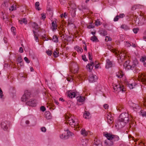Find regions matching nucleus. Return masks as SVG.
I'll return each instance as SVG.
<instances>
[{
    "instance_id": "1",
    "label": "nucleus",
    "mask_w": 146,
    "mask_h": 146,
    "mask_svg": "<svg viewBox=\"0 0 146 146\" xmlns=\"http://www.w3.org/2000/svg\"><path fill=\"white\" fill-rule=\"evenodd\" d=\"M103 135L107 138L104 143L106 146H112L113 145L115 142L119 140V137L116 135H112L107 132H104Z\"/></svg>"
},
{
    "instance_id": "2",
    "label": "nucleus",
    "mask_w": 146,
    "mask_h": 146,
    "mask_svg": "<svg viewBox=\"0 0 146 146\" xmlns=\"http://www.w3.org/2000/svg\"><path fill=\"white\" fill-rule=\"evenodd\" d=\"M128 116V114L126 113H122L120 115L116 123L119 128L123 127L126 123L129 121Z\"/></svg>"
},
{
    "instance_id": "3",
    "label": "nucleus",
    "mask_w": 146,
    "mask_h": 146,
    "mask_svg": "<svg viewBox=\"0 0 146 146\" xmlns=\"http://www.w3.org/2000/svg\"><path fill=\"white\" fill-rule=\"evenodd\" d=\"M136 66L137 65L135 62H133V64H131L129 60L126 61L123 65V67L125 68L128 70L130 69L133 70V72H137Z\"/></svg>"
},
{
    "instance_id": "4",
    "label": "nucleus",
    "mask_w": 146,
    "mask_h": 146,
    "mask_svg": "<svg viewBox=\"0 0 146 146\" xmlns=\"http://www.w3.org/2000/svg\"><path fill=\"white\" fill-rule=\"evenodd\" d=\"M31 97V93L30 91L28 90H26L21 97V101L23 102H25L29 100Z\"/></svg>"
},
{
    "instance_id": "5",
    "label": "nucleus",
    "mask_w": 146,
    "mask_h": 146,
    "mask_svg": "<svg viewBox=\"0 0 146 146\" xmlns=\"http://www.w3.org/2000/svg\"><path fill=\"white\" fill-rule=\"evenodd\" d=\"M67 119V122L72 127H76L78 126V124L77 121L76 122L72 117H69L67 116L66 117Z\"/></svg>"
},
{
    "instance_id": "6",
    "label": "nucleus",
    "mask_w": 146,
    "mask_h": 146,
    "mask_svg": "<svg viewBox=\"0 0 146 146\" xmlns=\"http://www.w3.org/2000/svg\"><path fill=\"white\" fill-rule=\"evenodd\" d=\"M136 23L139 24L140 25L146 24V19L144 17L140 15L139 17H137L135 20Z\"/></svg>"
},
{
    "instance_id": "7",
    "label": "nucleus",
    "mask_w": 146,
    "mask_h": 146,
    "mask_svg": "<svg viewBox=\"0 0 146 146\" xmlns=\"http://www.w3.org/2000/svg\"><path fill=\"white\" fill-rule=\"evenodd\" d=\"M113 88L114 90V92H124V88L122 87L120 85L114 84H113Z\"/></svg>"
},
{
    "instance_id": "8",
    "label": "nucleus",
    "mask_w": 146,
    "mask_h": 146,
    "mask_svg": "<svg viewBox=\"0 0 146 146\" xmlns=\"http://www.w3.org/2000/svg\"><path fill=\"white\" fill-rule=\"evenodd\" d=\"M10 123L9 121H6L2 122L1 124V127L4 130H6L8 127H10Z\"/></svg>"
},
{
    "instance_id": "9",
    "label": "nucleus",
    "mask_w": 146,
    "mask_h": 146,
    "mask_svg": "<svg viewBox=\"0 0 146 146\" xmlns=\"http://www.w3.org/2000/svg\"><path fill=\"white\" fill-rule=\"evenodd\" d=\"M129 104L130 106L132 107L133 110L135 111H137V109H140V107H139V105L138 104H135L131 102H130L129 103Z\"/></svg>"
},
{
    "instance_id": "10",
    "label": "nucleus",
    "mask_w": 146,
    "mask_h": 146,
    "mask_svg": "<svg viewBox=\"0 0 146 146\" xmlns=\"http://www.w3.org/2000/svg\"><path fill=\"white\" fill-rule=\"evenodd\" d=\"M26 104L27 105L32 107H34L36 105V100L33 99L30 100L29 101L27 102Z\"/></svg>"
},
{
    "instance_id": "11",
    "label": "nucleus",
    "mask_w": 146,
    "mask_h": 146,
    "mask_svg": "<svg viewBox=\"0 0 146 146\" xmlns=\"http://www.w3.org/2000/svg\"><path fill=\"white\" fill-rule=\"evenodd\" d=\"M97 79V77L96 75L92 74L89 77V80L91 82H95Z\"/></svg>"
},
{
    "instance_id": "12",
    "label": "nucleus",
    "mask_w": 146,
    "mask_h": 146,
    "mask_svg": "<svg viewBox=\"0 0 146 146\" xmlns=\"http://www.w3.org/2000/svg\"><path fill=\"white\" fill-rule=\"evenodd\" d=\"M106 117L108 122L109 124H111L113 122V117L111 114L110 113H109L107 115Z\"/></svg>"
},
{
    "instance_id": "13",
    "label": "nucleus",
    "mask_w": 146,
    "mask_h": 146,
    "mask_svg": "<svg viewBox=\"0 0 146 146\" xmlns=\"http://www.w3.org/2000/svg\"><path fill=\"white\" fill-rule=\"evenodd\" d=\"M106 68H109L112 66V62L111 61H110L109 59H107L106 60Z\"/></svg>"
},
{
    "instance_id": "14",
    "label": "nucleus",
    "mask_w": 146,
    "mask_h": 146,
    "mask_svg": "<svg viewBox=\"0 0 146 146\" xmlns=\"http://www.w3.org/2000/svg\"><path fill=\"white\" fill-rule=\"evenodd\" d=\"M92 146H102V143L100 140L95 139L94 143Z\"/></svg>"
},
{
    "instance_id": "15",
    "label": "nucleus",
    "mask_w": 146,
    "mask_h": 146,
    "mask_svg": "<svg viewBox=\"0 0 146 146\" xmlns=\"http://www.w3.org/2000/svg\"><path fill=\"white\" fill-rule=\"evenodd\" d=\"M68 95L70 98H72L75 97L76 94L75 92L70 90L68 92Z\"/></svg>"
},
{
    "instance_id": "16",
    "label": "nucleus",
    "mask_w": 146,
    "mask_h": 146,
    "mask_svg": "<svg viewBox=\"0 0 146 146\" xmlns=\"http://www.w3.org/2000/svg\"><path fill=\"white\" fill-rule=\"evenodd\" d=\"M70 7L71 8L72 10H75L76 9V5L73 2H70L69 3Z\"/></svg>"
},
{
    "instance_id": "17",
    "label": "nucleus",
    "mask_w": 146,
    "mask_h": 146,
    "mask_svg": "<svg viewBox=\"0 0 146 146\" xmlns=\"http://www.w3.org/2000/svg\"><path fill=\"white\" fill-rule=\"evenodd\" d=\"M44 115L46 118L47 119H50L51 118V114L49 111H46Z\"/></svg>"
},
{
    "instance_id": "18",
    "label": "nucleus",
    "mask_w": 146,
    "mask_h": 146,
    "mask_svg": "<svg viewBox=\"0 0 146 146\" xmlns=\"http://www.w3.org/2000/svg\"><path fill=\"white\" fill-rule=\"evenodd\" d=\"M100 34L104 36H106L107 35V31L105 29H101L100 31Z\"/></svg>"
},
{
    "instance_id": "19",
    "label": "nucleus",
    "mask_w": 146,
    "mask_h": 146,
    "mask_svg": "<svg viewBox=\"0 0 146 146\" xmlns=\"http://www.w3.org/2000/svg\"><path fill=\"white\" fill-rule=\"evenodd\" d=\"M141 81L144 84H146V75L142 74L141 77Z\"/></svg>"
},
{
    "instance_id": "20",
    "label": "nucleus",
    "mask_w": 146,
    "mask_h": 146,
    "mask_svg": "<svg viewBox=\"0 0 146 146\" xmlns=\"http://www.w3.org/2000/svg\"><path fill=\"white\" fill-rule=\"evenodd\" d=\"M88 143L87 140L85 138L82 139L81 140V144L83 146H86Z\"/></svg>"
},
{
    "instance_id": "21",
    "label": "nucleus",
    "mask_w": 146,
    "mask_h": 146,
    "mask_svg": "<svg viewBox=\"0 0 146 146\" xmlns=\"http://www.w3.org/2000/svg\"><path fill=\"white\" fill-rule=\"evenodd\" d=\"M88 131H86L84 128H83L81 131V134L84 136H86L88 134Z\"/></svg>"
},
{
    "instance_id": "22",
    "label": "nucleus",
    "mask_w": 146,
    "mask_h": 146,
    "mask_svg": "<svg viewBox=\"0 0 146 146\" xmlns=\"http://www.w3.org/2000/svg\"><path fill=\"white\" fill-rule=\"evenodd\" d=\"M78 101L80 102H82L84 101L85 98L83 96H80L77 98Z\"/></svg>"
},
{
    "instance_id": "23",
    "label": "nucleus",
    "mask_w": 146,
    "mask_h": 146,
    "mask_svg": "<svg viewBox=\"0 0 146 146\" xmlns=\"http://www.w3.org/2000/svg\"><path fill=\"white\" fill-rule=\"evenodd\" d=\"M52 30L53 31H54V30L57 29V24L56 21H53L52 22Z\"/></svg>"
},
{
    "instance_id": "24",
    "label": "nucleus",
    "mask_w": 146,
    "mask_h": 146,
    "mask_svg": "<svg viewBox=\"0 0 146 146\" xmlns=\"http://www.w3.org/2000/svg\"><path fill=\"white\" fill-rule=\"evenodd\" d=\"M124 75V74L123 73L122 71H120L119 72L116 73V76L118 78H121Z\"/></svg>"
},
{
    "instance_id": "25",
    "label": "nucleus",
    "mask_w": 146,
    "mask_h": 146,
    "mask_svg": "<svg viewBox=\"0 0 146 146\" xmlns=\"http://www.w3.org/2000/svg\"><path fill=\"white\" fill-rule=\"evenodd\" d=\"M20 23L21 24L24 23L25 24H26L27 23V21L26 18H23L21 20L19 21Z\"/></svg>"
},
{
    "instance_id": "26",
    "label": "nucleus",
    "mask_w": 146,
    "mask_h": 146,
    "mask_svg": "<svg viewBox=\"0 0 146 146\" xmlns=\"http://www.w3.org/2000/svg\"><path fill=\"white\" fill-rule=\"evenodd\" d=\"M66 131L67 132V135H66V136H67L68 139L70 136H72L74 135L73 133L71 132L68 130H67Z\"/></svg>"
},
{
    "instance_id": "27",
    "label": "nucleus",
    "mask_w": 146,
    "mask_h": 146,
    "mask_svg": "<svg viewBox=\"0 0 146 146\" xmlns=\"http://www.w3.org/2000/svg\"><path fill=\"white\" fill-rule=\"evenodd\" d=\"M52 40L54 42H58V38L57 36L55 35L53 36Z\"/></svg>"
},
{
    "instance_id": "28",
    "label": "nucleus",
    "mask_w": 146,
    "mask_h": 146,
    "mask_svg": "<svg viewBox=\"0 0 146 146\" xmlns=\"http://www.w3.org/2000/svg\"><path fill=\"white\" fill-rule=\"evenodd\" d=\"M121 28L125 30H127L129 29V27L125 24H123L121 25Z\"/></svg>"
},
{
    "instance_id": "29",
    "label": "nucleus",
    "mask_w": 146,
    "mask_h": 146,
    "mask_svg": "<svg viewBox=\"0 0 146 146\" xmlns=\"http://www.w3.org/2000/svg\"><path fill=\"white\" fill-rule=\"evenodd\" d=\"M75 48L78 52L81 53L83 52V50L81 48L79 47L78 46H76L75 47Z\"/></svg>"
},
{
    "instance_id": "30",
    "label": "nucleus",
    "mask_w": 146,
    "mask_h": 146,
    "mask_svg": "<svg viewBox=\"0 0 146 146\" xmlns=\"http://www.w3.org/2000/svg\"><path fill=\"white\" fill-rule=\"evenodd\" d=\"M90 113L89 112L85 111L84 114V117L85 118H89V116L90 115Z\"/></svg>"
},
{
    "instance_id": "31",
    "label": "nucleus",
    "mask_w": 146,
    "mask_h": 146,
    "mask_svg": "<svg viewBox=\"0 0 146 146\" xmlns=\"http://www.w3.org/2000/svg\"><path fill=\"white\" fill-rule=\"evenodd\" d=\"M9 0H5L4 4H2L3 6L7 7L8 5L10 4V3L8 2Z\"/></svg>"
},
{
    "instance_id": "32",
    "label": "nucleus",
    "mask_w": 146,
    "mask_h": 146,
    "mask_svg": "<svg viewBox=\"0 0 146 146\" xmlns=\"http://www.w3.org/2000/svg\"><path fill=\"white\" fill-rule=\"evenodd\" d=\"M22 61L23 60L21 56H18L17 57V61L20 64V65L21 66H22L21 64L22 62Z\"/></svg>"
},
{
    "instance_id": "33",
    "label": "nucleus",
    "mask_w": 146,
    "mask_h": 146,
    "mask_svg": "<svg viewBox=\"0 0 146 146\" xmlns=\"http://www.w3.org/2000/svg\"><path fill=\"white\" fill-rule=\"evenodd\" d=\"M33 27L36 30L38 29L39 28V27L38 25L36 23H34L33 24Z\"/></svg>"
},
{
    "instance_id": "34",
    "label": "nucleus",
    "mask_w": 146,
    "mask_h": 146,
    "mask_svg": "<svg viewBox=\"0 0 146 146\" xmlns=\"http://www.w3.org/2000/svg\"><path fill=\"white\" fill-rule=\"evenodd\" d=\"M53 56L55 58H56L59 56V52H57L55 50L53 53Z\"/></svg>"
},
{
    "instance_id": "35",
    "label": "nucleus",
    "mask_w": 146,
    "mask_h": 146,
    "mask_svg": "<svg viewBox=\"0 0 146 146\" xmlns=\"http://www.w3.org/2000/svg\"><path fill=\"white\" fill-rule=\"evenodd\" d=\"M39 3L38 2H37L35 4V7L36 9L38 10H40V8L39 7Z\"/></svg>"
},
{
    "instance_id": "36",
    "label": "nucleus",
    "mask_w": 146,
    "mask_h": 146,
    "mask_svg": "<svg viewBox=\"0 0 146 146\" xmlns=\"http://www.w3.org/2000/svg\"><path fill=\"white\" fill-rule=\"evenodd\" d=\"M60 137L63 139H68L67 136H66V135L64 134H62L60 135Z\"/></svg>"
},
{
    "instance_id": "37",
    "label": "nucleus",
    "mask_w": 146,
    "mask_h": 146,
    "mask_svg": "<svg viewBox=\"0 0 146 146\" xmlns=\"http://www.w3.org/2000/svg\"><path fill=\"white\" fill-rule=\"evenodd\" d=\"M95 23L96 26H98L101 25L100 22L98 19L96 20Z\"/></svg>"
},
{
    "instance_id": "38",
    "label": "nucleus",
    "mask_w": 146,
    "mask_h": 146,
    "mask_svg": "<svg viewBox=\"0 0 146 146\" xmlns=\"http://www.w3.org/2000/svg\"><path fill=\"white\" fill-rule=\"evenodd\" d=\"M86 67L87 69H89V71H90L93 68L92 67V66H91L90 65V63L88 64L86 66Z\"/></svg>"
},
{
    "instance_id": "39",
    "label": "nucleus",
    "mask_w": 146,
    "mask_h": 146,
    "mask_svg": "<svg viewBox=\"0 0 146 146\" xmlns=\"http://www.w3.org/2000/svg\"><path fill=\"white\" fill-rule=\"evenodd\" d=\"M91 40L93 41H96L97 40H98V39L95 36H93L91 37Z\"/></svg>"
},
{
    "instance_id": "40",
    "label": "nucleus",
    "mask_w": 146,
    "mask_h": 146,
    "mask_svg": "<svg viewBox=\"0 0 146 146\" xmlns=\"http://www.w3.org/2000/svg\"><path fill=\"white\" fill-rule=\"evenodd\" d=\"M16 9V7L15 5H12L9 9V10L11 11H12L14 10H15Z\"/></svg>"
},
{
    "instance_id": "41",
    "label": "nucleus",
    "mask_w": 146,
    "mask_h": 146,
    "mask_svg": "<svg viewBox=\"0 0 146 146\" xmlns=\"http://www.w3.org/2000/svg\"><path fill=\"white\" fill-rule=\"evenodd\" d=\"M105 40L106 42L111 41V39L110 37L107 36L106 37Z\"/></svg>"
},
{
    "instance_id": "42",
    "label": "nucleus",
    "mask_w": 146,
    "mask_h": 146,
    "mask_svg": "<svg viewBox=\"0 0 146 146\" xmlns=\"http://www.w3.org/2000/svg\"><path fill=\"white\" fill-rule=\"evenodd\" d=\"M146 60V56H142L140 59V61L143 62H145V61Z\"/></svg>"
},
{
    "instance_id": "43",
    "label": "nucleus",
    "mask_w": 146,
    "mask_h": 146,
    "mask_svg": "<svg viewBox=\"0 0 146 146\" xmlns=\"http://www.w3.org/2000/svg\"><path fill=\"white\" fill-rule=\"evenodd\" d=\"M127 86L129 87L130 89H132L133 88V85L132 84H130L127 83Z\"/></svg>"
},
{
    "instance_id": "44",
    "label": "nucleus",
    "mask_w": 146,
    "mask_h": 146,
    "mask_svg": "<svg viewBox=\"0 0 146 146\" xmlns=\"http://www.w3.org/2000/svg\"><path fill=\"white\" fill-rule=\"evenodd\" d=\"M15 28L14 27H12L11 28V31L12 32H13L14 35H15L16 34V33L15 32Z\"/></svg>"
},
{
    "instance_id": "45",
    "label": "nucleus",
    "mask_w": 146,
    "mask_h": 146,
    "mask_svg": "<svg viewBox=\"0 0 146 146\" xmlns=\"http://www.w3.org/2000/svg\"><path fill=\"white\" fill-rule=\"evenodd\" d=\"M34 36L36 41L37 42H39V39L38 38V35H35Z\"/></svg>"
},
{
    "instance_id": "46",
    "label": "nucleus",
    "mask_w": 146,
    "mask_h": 146,
    "mask_svg": "<svg viewBox=\"0 0 146 146\" xmlns=\"http://www.w3.org/2000/svg\"><path fill=\"white\" fill-rule=\"evenodd\" d=\"M138 8V6L137 5H134L131 8L132 10L134 11L136 9Z\"/></svg>"
},
{
    "instance_id": "47",
    "label": "nucleus",
    "mask_w": 146,
    "mask_h": 146,
    "mask_svg": "<svg viewBox=\"0 0 146 146\" xmlns=\"http://www.w3.org/2000/svg\"><path fill=\"white\" fill-rule=\"evenodd\" d=\"M41 19H44L45 18L46 16V15H45V13H43L42 14H41Z\"/></svg>"
},
{
    "instance_id": "48",
    "label": "nucleus",
    "mask_w": 146,
    "mask_h": 146,
    "mask_svg": "<svg viewBox=\"0 0 146 146\" xmlns=\"http://www.w3.org/2000/svg\"><path fill=\"white\" fill-rule=\"evenodd\" d=\"M42 38L44 40H48V39L46 37V35H42L41 36Z\"/></svg>"
},
{
    "instance_id": "49",
    "label": "nucleus",
    "mask_w": 146,
    "mask_h": 146,
    "mask_svg": "<svg viewBox=\"0 0 146 146\" xmlns=\"http://www.w3.org/2000/svg\"><path fill=\"white\" fill-rule=\"evenodd\" d=\"M139 30V29L138 28H134L133 29V32L135 33H137Z\"/></svg>"
},
{
    "instance_id": "50",
    "label": "nucleus",
    "mask_w": 146,
    "mask_h": 146,
    "mask_svg": "<svg viewBox=\"0 0 146 146\" xmlns=\"http://www.w3.org/2000/svg\"><path fill=\"white\" fill-rule=\"evenodd\" d=\"M76 10H72V12L71 13V15L72 17H74L75 16L76 14Z\"/></svg>"
},
{
    "instance_id": "51",
    "label": "nucleus",
    "mask_w": 146,
    "mask_h": 146,
    "mask_svg": "<svg viewBox=\"0 0 146 146\" xmlns=\"http://www.w3.org/2000/svg\"><path fill=\"white\" fill-rule=\"evenodd\" d=\"M3 96V92L0 88V98H2Z\"/></svg>"
},
{
    "instance_id": "52",
    "label": "nucleus",
    "mask_w": 146,
    "mask_h": 146,
    "mask_svg": "<svg viewBox=\"0 0 146 146\" xmlns=\"http://www.w3.org/2000/svg\"><path fill=\"white\" fill-rule=\"evenodd\" d=\"M74 22V19H72L71 20L69 19L68 22V23L69 24H73Z\"/></svg>"
},
{
    "instance_id": "53",
    "label": "nucleus",
    "mask_w": 146,
    "mask_h": 146,
    "mask_svg": "<svg viewBox=\"0 0 146 146\" xmlns=\"http://www.w3.org/2000/svg\"><path fill=\"white\" fill-rule=\"evenodd\" d=\"M87 28L88 29L94 28V26L92 25V23H91L90 25H88L87 27Z\"/></svg>"
},
{
    "instance_id": "54",
    "label": "nucleus",
    "mask_w": 146,
    "mask_h": 146,
    "mask_svg": "<svg viewBox=\"0 0 146 146\" xmlns=\"http://www.w3.org/2000/svg\"><path fill=\"white\" fill-rule=\"evenodd\" d=\"M46 53L48 55L50 56H51L52 54V51L49 50L46 51Z\"/></svg>"
},
{
    "instance_id": "55",
    "label": "nucleus",
    "mask_w": 146,
    "mask_h": 146,
    "mask_svg": "<svg viewBox=\"0 0 146 146\" xmlns=\"http://www.w3.org/2000/svg\"><path fill=\"white\" fill-rule=\"evenodd\" d=\"M40 110L42 111H44L46 110V108L44 106H42L40 107Z\"/></svg>"
},
{
    "instance_id": "56",
    "label": "nucleus",
    "mask_w": 146,
    "mask_h": 146,
    "mask_svg": "<svg viewBox=\"0 0 146 146\" xmlns=\"http://www.w3.org/2000/svg\"><path fill=\"white\" fill-rule=\"evenodd\" d=\"M82 59L84 61H86L88 60L86 59V55H84L82 56Z\"/></svg>"
},
{
    "instance_id": "57",
    "label": "nucleus",
    "mask_w": 146,
    "mask_h": 146,
    "mask_svg": "<svg viewBox=\"0 0 146 146\" xmlns=\"http://www.w3.org/2000/svg\"><path fill=\"white\" fill-rule=\"evenodd\" d=\"M125 45L127 47H129L131 46V44L130 43L127 42H126Z\"/></svg>"
},
{
    "instance_id": "58",
    "label": "nucleus",
    "mask_w": 146,
    "mask_h": 146,
    "mask_svg": "<svg viewBox=\"0 0 146 146\" xmlns=\"http://www.w3.org/2000/svg\"><path fill=\"white\" fill-rule=\"evenodd\" d=\"M119 19V17L118 15H117L114 19L113 21H118Z\"/></svg>"
},
{
    "instance_id": "59",
    "label": "nucleus",
    "mask_w": 146,
    "mask_h": 146,
    "mask_svg": "<svg viewBox=\"0 0 146 146\" xmlns=\"http://www.w3.org/2000/svg\"><path fill=\"white\" fill-rule=\"evenodd\" d=\"M125 15L123 13L120 14L119 15H118L119 18H123L125 17Z\"/></svg>"
},
{
    "instance_id": "60",
    "label": "nucleus",
    "mask_w": 146,
    "mask_h": 146,
    "mask_svg": "<svg viewBox=\"0 0 146 146\" xmlns=\"http://www.w3.org/2000/svg\"><path fill=\"white\" fill-rule=\"evenodd\" d=\"M141 114L143 117H146V111H144L143 112H141Z\"/></svg>"
},
{
    "instance_id": "61",
    "label": "nucleus",
    "mask_w": 146,
    "mask_h": 146,
    "mask_svg": "<svg viewBox=\"0 0 146 146\" xmlns=\"http://www.w3.org/2000/svg\"><path fill=\"white\" fill-rule=\"evenodd\" d=\"M24 60L27 63H29L30 62V61L28 59L27 57H25V58H24Z\"/></svg>"
},
{
    "instance_id": "62",
    "label": "nucleus",
    "mask_w": 146,
    "mask_h": 146,
    "mask_svg": "<svg viewBox=\"0 0 146 146\" xmlns=\"http://www.w3.org/2000/svg\"><path fill=\"white\" fill-rule=\"evenodd\" d=\"M41 130L42 131L45 132L46 131V128L44 127H41Z\"/></svg>"
},
{
    "instance_id": "63",
    "label": "nucleus",
    "mask_w": 146,
    "mask_h": 146,
    "mask_svg": "<svg viewBox=\"0 0 146 146\" xmlns=\"http://www.w3.org/2000/svg\"><path fill=\"white\" fill-rule=\"evenodd\" d=\"M88 55L89 60H92V55H91L90 53V52H88Z\"/></svg>"
},
{
    "instance_id": "64",
    "label": "nucleus",
    "mask_w": 146,
    "mask_h": 146,
    "mask_svg": "<svg viewBox=\"0 0 146 146\" xmlns=\"http://www.w3.org/2000/svg\"><path fill=\"white\" fill-rule=\"evenodd\" d=\"M103 107L105 109H107L108 108V104H105L104 105Z\"/></svg>"
}]
</instances>
